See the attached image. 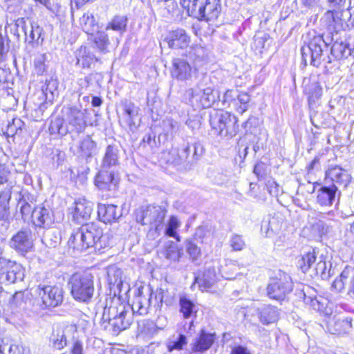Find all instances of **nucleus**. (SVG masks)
I'll list each match as a JSON object with an SVG mask.
<instances>
[{"label": "nucleus", "mask_w": 354, "mask_h": 354, "mask_svg": "<svg viewBox=\"0 0 354 354\" xmlns=\"http://www.w3.org/2000/svg\"><path fill=\"white\" fill-rule=\"evenodd\" d=\"M123 106V120L130 131L135 133L138 131L141 119L139 117L140 108L133 102L126 100Z\"/></svg>", "instance_id": "18"}, {"label": "nucleus", "mask_w": 354, "mask_h": 354, "mask_svg": "<svg viewBox=\"0 0 354 354\" xmlns=\"http://www.w3.org/2000/svg\"><path fill=\"white\" fill-rule=\"evenodd\" d=\"M119 149L117 146L109 145L107 146L102 159V168L108 169L118 164Z\"/></svg>", "instance_id": "36"}, {"label": "nucleus", "mask_w": 354, "mask_h": 354, "mask_svg": "<svg viewBox=\"0 0 354 354\" xmlns=\"http://www.w3.org/2000/svg\"><path fill=\"white\" fill-rule=\"evenodd\" d=\"M216 273L214 267L206 268L201 277H195L194 284L198 283L202 291L211 288L216 281Z\"/></svg>", "instance_id": "30"}, {"label": "nucleus", "mask_w": 354, "mask_h": 354, "mask_svg": "<svg viewBox=\"0 0 354 354\" xmlns=\"http://www.w3.org/2000/svg\"><path fill=\"white\" fill-rule=\"evenodd\" d=\"M83 238L86 249L94 248L101 252V250L110 245L109 236L103 233V230L98 224L89 223L81 226Z\"/></svg>", "instance_id": "9"}, {"label": "nucleus", "mask_w": 354, "mask_h": 354, "mask_svg": "<svg viewBox=\"0 0 354 354\" xmlns=\"http://www.w3.org/2000/svg\"><path fill=\"white\" fill-rule=\"evenodd\" d=\"M341 192L335 185L321 186L317 192L316 202L322 207H330Z\"/></svg>", "instance_id": "20"}, {"label": "nucleus", "mask_w": 354, "mask_h": 354, "mask_svg": "<svg viewBox=\"0 0 354 354\" xmlns=\"http://www.w3.org/2000/svg\"><path fill=\"white\" fill-rule=\"evenodd\" d=\"M179 226L180 223L177 217L175 216H170L165 229V234L168 236L175 238L178 241H179L180 236L176 232V230Z\"/></svg>", "instance_id": "51"}, {"label": "nucleus", "mask_w": 354, "mask_h": 354, "mask_svg": "<svg viewBox=\"0 0 354 354\" xmlns=\"http://www.w3.org/2000/svg\"><path fill=\"white\" fill-rule=\"evenodd\" d=\"M21 192V187L15 183L10 182L0 193V203L9 205L12 194L17 196V193Z\"/></svg>", "instance_id": "40"}, {"label": "nucleus", "mask_w": 354, "mask_h": 354, "mask_svg": "<svg viewBox=\"0 0 354 354\" xmlns=\"http://www.w3.org/2000/svg\"><path fill=\"white\" fill-rule=\"evenodd\" d=\"M165 40L169 48L183 49L188 46L190 37L184 29L177 28L170 31Z\"/></svg>", "instance_id": "22"}, {"label": "nucleus", "mask_w": 354, "mask_h": 354, "mask_svg": "<svg viewBox=\"0 0 354 354\" xmlns=\"http://www.w3.org/2000/svg\"><path fill=\"white\" fill-rule=\"evenodd\" d=\"M58 84L57 80L53 77L46 80L45 84L42 86L41 95H45L46 99L48 98V94L53 97L54 93L57 91Z\"/></svg>", "instance_id": "57"}, {"label": "nucleus", "mask_w": 354, "mask_h": 354, "mask_svg": "<svg viewBox=\"0 0 354 354\" xmlns=\"http://www.w3.org/2000/svg\"><path fill=\"white\" fill-rule=\"evenodd\" d=\"M200 12L198 15L193 17L198 20L210 21L218 18L221 11V0H205L197 8V11Z\"/></svg>", "instance_id": "17"}, {"label": "nucleus", "mask_w": 354, "mask_h": 354, "mask_svg": "<svg viewBox=\"0 0 354 354\" xmlns=\"http://www.w3.org/2000/svg\"><path fill=\"white\" fill-rule=\"evenodd\" d=\"M206 56V50L203 47L196 46L192 48L189 52L188 57L193 61L194 71L198 70V67L204 61Z\"/></svg>", "instance_id": "39"}, {"label": "nucleus", "mask_w": 354, "mask_h": 354, "mask_svg": "<svg viewBox=\"0 0 354 354\" xmlns=\"http://www.w3.org/2000/svg\"><path fill=\"white\" fill-rule=\"evenodd\" d=\"M24 122L18 118H12V122H8L6 133L9 137H13L21 132Z\"/></svg>", "instance_id": "53"}, {"label": "nucleus", "mask_w": 354, "mask_h": 354, "mask_svg": "<svg viewBox=\"0 0 354 354\" xmlns=\"http://www.w3.org/2000/svg\"><path fill=\"white\" fill-rule=\"evenodd\" d=\"M186 251L192 260H196L201 255L200 248L193 241L187 240L185 242Z\"/></svg>", "instance_id": "62"}, {"label": "nucleus", "mask_w": 354, "mask_h": 354, "mask_svg": "<svg viewBox=\"0 0 354 354\" xmlns=\"http://www.w3.org/2000/svg\"><path fill=\"white\" fill-rule=\"evenodd\" d=\"M62 113L68 133L79 135L83 133L87 127V110L81 105H70L62 109Z\"/></svg>", "instance_id": "8"}, {"label": "nucleus", "mask_w": 354, "mask_h": 354, "mask_svg": "<svg viewBox=\"0 0 354 354\" xmlns=\"http://www.w3.org/2000/svg\"><path fill=\"white\" fill-rule=\"evenodd\" d=\"M259 125L258 118L251 115L248 119L242 124V127L245 134H253L255 133L257 127Z\"/></svg>", "instance_id": "60"}, {"label": "nucleus", "mask_w": 354, "mask_h": 354, "mask_svg": "<svg viewBox=\"0 0 354 354\" xmlns=\"http://www.w3.org/2000/svg\"><path fill=\"white\" fill-rule=\"evenodd\" d=\"M349 269V266H346L339 277L336 278L335 281L332 283V288L337 292L342 291L345 287L347 286L348 287V278L343 277L345 274V272Z\"/></svg>", "instance_id": "58"}, {"label": "nucleus", "mask_w": 354, "mask_h": 354, "mask_svg": "<svg viewBox=\"0 0 354 354\" xmlns=\"http://www.w3.org/2000/svg\"><path fill=\"white\" fill-rule=\"evenodd\" d=\"M207 176L214 184L219 185H223L228 180L227 175L214 167L208 168Z\"/></svg>", "instance_id": "44"}, {"label": "nucleus", "mask_w": 354, "mask_h": 354, "mask_svg": "<svg viewBox=\"0 0 354 354\" xmlns=\"http://www.w3.org/2000/svg\"><path fill=\"white\" fill-rule=\"evenodd\" d=\"M44 39V33L43 28L37 23H31L30 29L25 37V41L29 44L38 46L43 43Z\"/></svg>", "instance_id": "34"}, {"label": "nucleus", "mask_w": 354, "mask_h": 354, "mask_svg": "<svg viewBox=\"0 0 354 354\" xmlns=\"http://www.w3.org/2000/svg\"><path fill=\"white\" fill-rule=\"evenodd\" d=\"M37 290L46 308L56 307L63 300L62 289L57 286H39Z\"/></svg>", "instance_id": "14"}, {"label": "nucleus", "mask_w": 354, "mask_h": 354, "mask_svg": "<svg viewBox=\"0 0 354 354\" xmlns=\"http://www.w3.org/2000/svg\"><path fill=\"white\" fill-rule=\"evenodd\" d=\"M203 153V147L199 142L192 144L187 143L182 149L178 152V158L174 160L176 165L187 161L192 163L198 160Z\"/></svg>", "instance_id": "16"}, {"label": "nucleus", "mask_w": 354, "mask_h": 354, "mask_svg": "<svg viewBox=\"0 0 354 354\" xmlns=\"http://www.w3.org/2000/svg\"><path fill=\"white\" fill-rule=\"evenodd\" d=\"M159 145L160 140H156V134L151 131L144 136L141 142V146L144 148L148 146L151 149L158 147Z\"/></svg>", "instance_id": "59"}, {"label": "nucleus", "mask_w": 354, "mask_h": 354, "mask_svg": "<svg viewBox=\"0 0 354 354\" xmlns=\"http://www.w3.org/2000/svg\"><path fill=\"white\" fill-rule=\"evenodd\" d=\"M0 221L2 225L7 229L10 225V207L8 205L0 203Z\"/></svg>", "instance_id": "63"}, {"label": "nucleus", "mask_w": 354, "mask_h": 354, "mask_svg": "<svg viewBox=\"0 0 354 354\" xmlns=\"http://www.w3.org/2000/svg\"><path fill=\"white\" fill-rule=\"evenodd\" d=\"M326 180L330 182V185H335L338 189L340 187L346 189L351 180L348 171L341 166L330 165L325 172Z\"/></svg>", "instance_id": "13"}, {"label": "nucleus", "mask_w": 354, "mask_h": 354, "mask_svg": "<svg viewBox=\"0 0 354 354\" xmlns=\"http://www.w3.org/2000/svg\"><path fill=\"white\" fill-rule=\"evenodd\" d=\"M75 203L73 220L81 223L89 219L93 212V203L84 198H79Z\"/></svg>", "instance_id": "25"}, {"label": "nucleus", "mask_w": 354, "mask_h": 354, "mask_svg": "<svg viewBox=\"0 0 354 354\" xmlns=\"http://www.w3.org/2000/svg\"><path fill=\"white\" fill-rule=\"evenodd\" d=\"M96 142L88 135L84 137L77 145V154L83 158H90L95 153Z\"/></svg>", "instance_id": "31"}, {"label": "nucleus", "mask_w": 354, "mask_h": 354, "mask_svg": "<svg viewBox=\"0 0 354 354\" xmlns=\"http://www.w3.org/2000/svg\"><path fill=\"white\" fill-rule=\"evenodd\" d=\"M68 245L77 252H82L87 250L81 227L72 231L68 241Z\"/></svg>", "instance_id": "32"}, {"label": "nucleus", "mask_w": 354, "mask_h": 354, "mask_svg": "<svg viewBox=\"0 0 354 354\" xmlns=\"http://www.w3.org/2000/svg\"><path fill=\"white\" fill-rule=\"evenodd\" d=\"M203 1L205 0H180V4L184 9L187 10L189 16L194 17L197 15L201 16L197 8Z\"/></svg>", "instance_id": "50"}, {"label": "nucleus", "mask_w": 354, "mask_h": 354, "mask_svg": "<svg viewBox=\"0 0 354 354\" xmlns=\"http://www.w3.org/2000/svg\"><path fill=\"white\" fill-rule=\"evenodd\" d=\"M152 288L149 286L147 288L142 286L138 288L135 294L130 310L133 315L137 313L140 315L148 314L150 307L152 305L153 297Z\"/></svg>", "instance_id": "11"}, {"label": "nucleus", "mask_w": 354, "mask_h": 354, "mask_svg": "<svg viewBox=\"0 0 354 354\" xmlns=\"http://www.w3.org/2000/svg\"><path fill=\"white\" fill-rule=\"evenodd\" d=\"M180 313L183 315L184 319H192L188 323V329L186 330L187 333H191L194 330V322L198 313V309L194 301L187 298L186 296H182L179 299Z\"/></svg>", "instance_id": "21"}, {"label": "nucleus", "mask_w": 354, "mask_h": 354, "mask_svg": "<svg viewBox=\"0 0 354 354\" xmlns=\"http://www.w3.org/2000/svg\"><path fill=\"white\" fill-rule=\"evenodd\" d=\"M279 316L278 308L272 305L264 306L259 310V313L260 322L264 325H268L276 322Z\"/></svg>", "instance_id": "35"}, {"label": "nucleus", "mask_w": 354, "mask_h": 354, "mask_svg": "<svg viewBox=\"0 0 354 354\" xmlns=\"http://www.w3.org/2000/svg\"><path fill=\"white\" fill-rule=\"evenodd\" d=\"M44 5L53 15L61 17L64 15V9L57 0H35Z\"/></svg>", "instance_id": "47"}, {"label": "nucleus", "mask_w": 354, "mask_h": 354, "mask_svg": "<svg viewBox=\"0 0 354 354\" xmlns=\"http://www.w3.org/2000/svg\"><path fill=\"white\" fill-rule=\"evenodd\" d=\"M10 246L20 254H25L33 247V237L31 230L23 228L15 234L10 241Z\"/></svg>", "instance_id": "15"}, {"label": "nucleus", "mask_w": 354, "mask_h": 354, "mask_svg": "<svg viewBox=\"0 0 354 354\" xmlns=\"http://www.w3.org/2000/svg\"><path fill=\"white\" fill-rule=\"evenodd\" d=\"M36 196L30 192H27L21 188V192L17 193V196L16 199L18 201L19 203H28L34 204L36 202Z\"/></svg>", "instance_id": "61"}, {"label": "nucleus", "mask_w": 354, "mask_h": 354, "mask_svg": "<svg viewBox=\"0 0 354 354\" xmlns=\"http://www.w3.org/2000/svg\"><path fill=\"white\" fill-rule=\"evenodd\" d=\"M80 24L82 30L88 35H93L98 30V24L91 13H84L80 19Z\"/></svg>", "instance_id": "38"}, {"label": "nucleus", "mask_w": 354, "mask_h": 354, "mask_svg": "<svg viewBox=\"0 0 354 354\" xmlns=\"http://www.w3.org/2000/svg\"><path fill=\"white\" fill-rule=\"evenodd\" d=\"M304 302L306 305L315 311H317L324 315H330L333 313L332 304L327 299L322 297H311L304 294Z\"/></svg>", "instance_id": "28"}, {"label": "nucleus", "mask_w": 354, "mask_h": 354, "mask_svg": "<svg viewBox=\"0 0 354 354\" xmlns=\"http://www.w3.org/2000/svg\"><path fill=\"white\" fill-rule=\"evenodd\" d=\"M97 216L104 223L116 221L122 216V212L117 205L113 204H98Z\"/></svg>", "instance_id": "26"}, {"label": "nucleus", "mask_w": 354, "mask_h": 354, "mask_svg": "<svg viewBox=\"0 0 354 354\" xmlns=\"http://www.w3.org/2000/svg\"><path fill=\"white\" fill-rule=\"evenodd\" d=\"M316 261L314 250L305 254L298 261V265L304 272H307Z\"/></svg>", "instance_id": "52"}, {"label": "nucleus", "mask_w": 354, "mask_h": 354, "mask_svg": "<svg viewBox=\"0 0 354 354\" xmlns=\"http://www.w3.org/2000/svg\"><path fill=\"white\" fill-rule=\"evenodd\" d=\"M14 27L15 28L14 30V35L18 39L21 35H24L25 37H26L27 32L28 31L27 19L23 17L18 18L15 21Z\"/></svg>", "instance_id": "56"}, {"label": "nucleus", "mask_w": 354, "mask_h": 354, "mask_svg": "<svg viewBox=\"0 0 354 354\" xmlns=\"http://www.w3.org/2000/svg\"><path fill=\"white\" fill-rule=\"evenodd\" d=\"M73 298L84 304H89L94 295V277L88 272H75L68 281Z\"/></svg>", "instance_id": "4"}, {"label": "nucleus", "mask_w": 354, "mask_h": 354, "mask_svg": "<svg viewBox=\"0 0 354 354\" xmlns=\"http://www.w3.org/2000/svg\"><path fill=\"white\" fill-rule=\"evenodd\" d=\"M187 344V337L183 334H179L176 337H173L167 342V348L169 352L173 351H181Z\"/></svg>", "instance_id": "43"}, {"label": "nucleus", "mask_w": 354, "mask_h": 354, "mask_svg": "<svg viewBox=\"0 0 354 354\" xmlns=\"http://www.w3.org/2000/svg\"><path fill=\"white\" fill-rule=\"evenodd\" d=\"M23 266L5 257L0 259V283L9 285L21 282L25 277Z\"/></svg>", "instance_id": "10"}, {"label": "nucleus", "mask_w": 354, "mask_h": 354, "mask_svg": "<svg viewBox=\"0 0 354 354\" xmlns=\"http://www.w3.org/2000/svg\"><path fill=\"white\" fill-rule=\"evenodd\" d=\"M216 339V333H209L203 328L190 344L191 351L192 353H205L211 348Z\"/></svg>", "instance_id": "19"}, {"label": "nucleus", "mask_w": 354, "mask_h": 354, "mask_svg": "<svg viewBox=\"0 0 354 354\" xmlns=\"http://www.w3.org/2000/svg\"><path fill=\"white\" fill-rule=\"evenodd\" d=\"M294 288L291 277L285 272L278 271L270 278L266 287L267 296L272 300L282 302L291 293Z\"/></svg>", "instance_id": "6"}, {"label": "nucleus", "mask_w": 354, "mask_h": 354, "mask_svg": "<svg viewBox=\"0 0 354 354\" xmlns=\"http://www.w3.org/2000/svg\"><path fill=\"white\" fill-rule=\"evenodd\" d=\"M189 104L195 109H207L211 107L219 99L218 91L213 87L203 88L201 85L189 88L185 93Z\"/></svg>", "instance_id": "7"}, {"label": "nucleus", "mask_w": 354, "mask_h": 354, "mask_svg": "<svg viewBox=\"0 0 354 354\" xmlns=\"http://www.w3.org/2000/svg\"><path fill=\"white\" fill-rule=\"evenodd\" d=\"M118 179L115 177L113 171L102 169L95 178V185L101 190H111L116 187Z\"/></svg>", "instance_id": "27"}, {"label": "nucleus", "mask_w": 354, "mask_h": 354, "mask_svg": "<svg viewBox=\"0 0 354 354\" xmlns=\"http://www.w3.org/2000/svg\"><path fill=\"white\" fill-rule=\"evenodd\" d=\"M32 221L36 227L41 228H50L54 223V213L47 201L34 207Z\"/></svg>", "instance_id": "12"}, {"label": "nucleus", "mask_w": 354, "mask_h": 354, "mask_svg": "<svg viewBox=\"0 0 354 354\" xmlns=\"http://www.w3.org/2000/svg\"><path fill=\"white\" fill-rule=\"evenodd\" d=\"M94 35L93 41L96 47L103 53H106L109 45L108 35L104 31H96Z\"/></svg>", "instance_id": "48"}, {"label": "nucleus", "mask_w": 354, "mask_h": 354, "mask_svg": "<svg viewBox=\"0 0 354 354\" xmlns=\"http://www.w3.org/2000/svg\"><path fill=\"white\" fill-rule=\"evenodd\" d=\"M209 122L214 134L227 140L239 131L237 117L228 111H214L209 114Z\"/></svg>", "instance_id": "3"}, {"label": "nucleus", "mask_w": 354, "mask_h": 354, "mask_svg": "<svg viewBox=\"0 0 354 354\" xmlns=\"http://www.w3.org/2000/svg\"><path fill=\"white\" fill-rule=\"evenodd\" d=\"M47 55L46 53H37L34 60L35 71L37 75H43L47 70Z\"/></svg>", "instance_id": "55"}, {"label": "nucleus", "mask_w": 354, "mask_h": 354, "mask_svg": "<svg viewBox=\"0 0 354 354\" xmlns=\"http://www.w3.org/2000/svg\"><path fill=\"white\" fill-rule=\"evenodd\" d=\"M133 313L130 306L120 302L119 300L113 301L112 304L105 308L103 318L107 316L109 325L113 328V331L118 334L122 330L128 328L133 322Z\"/></svg>", "instance_id": "5"}, {"label": "nucleus", "mask_w": 354, "mask_h": 354, "mask_svg": "<svg viewBox=\"0 0 354 354\" xmlns=\"http://www.w3.org/2000/svg\"><path fill=\"white\" fill-rule=\"evenodd\" d=\"M327 216V214H320L318 217L311 218V226L320 236L332 232L337 225V221L330 219Z\"/></svg>", "instance_id": "24"}, {"label": "nucleus", "mask_w": 354, "mask_h": 354, "mask_svg": "<svg viewBox=\"0 0 354 354\" xmlns=\"http://www.w3.org/2000/svg\"><path fill=\"white\" fill-rule=\"evenodd\" d=\"M346 12L341 10L340 9L334 8L333 10H329L326 12V15L330 17L334 23L335 27H342L343 24L346 23V19L344 18V14Z\"/></svg>", "instance_id": "54"}, {"label": "nucleus", "mask_w": 354, "mask_h": 354, "mask_svg": "<svg viewBox=\"0 0 354 354\" xmlns=\"http://www.w3.org/2000/svg\"><path fill=\"white\" fill-rule=\"evenodd\" d=\"M140 330L141 335L149 339L154 337L158 333L154 322L149 319L143 322L142 324L140 326Z\"/></svg>", "instance_id": "46"}, {"label": "nucleus", "mask_w": 354, "mask_h": 354, "mask_svg": "<svg viewBox=\"0 0 354 354\" xmlns=\"http://www.w3.org/2000/svg\"><path fill=\"white\" fill-rule=\"evenodd\" d=\"M107 275L109 284L120 290L123 285L122 270L120 268L112 266L109 268Z\"/></svg>", "instance_id": "41"}, {"label": "nucleus", "mask_w": 354, "mask_h": 354, "mask_svg": "<svg viewBox=\"0 0 354 354\" xmlns=\"http://www.w3.org/2000/svg\"><path fill=\"white\" fill-rule=\"evenodd\" d=\"M236 96L237 95L232 90H227L223 96L222 106L228 107L231 104H233L235 106L237 105Z\"/></svg>", "instance_id": "64"}, {"label": "nucleus", "mask_w": 354, "mask_h": 354, "mask_svg": "<svg viewBox=\"0 0 354 354\" xmlns=\"http://www.w3.org/2000/svg\"><path fill=\"white\" fill-rule=\"evenodd\" d=\"M328 44L322 36H315L310 40L308 44L301 48L302 62L305 66L308 61L310 65L319 67L322 64H327L334 59H342L349 56H354V44L347 41L346 39H337L330 48V55H327Z\"/></svg>", "instance_id": "1"}, {"label": "nucleus", "mask_w": 354, "mask_h": 354, "mask_svg": "<svg viewBox=\"0 0 354 354\" xmlns=\"http://www.w3.org/2000/svg\"><path fill=\"white\" fill-rule=\"evenodd\" d=\"M236 100L237 105L235 106L234 109L237 113L242 115L250 108V95L248 93L241 92L237 95Z\"/></svg>", "instance_id": "45"}, {"label": "nucleus", "mask_w": 354, "mask_h": 354, "mask_svg": "<svg viewBox=\"0 0 354 354\" xmlns=\"http://www.w3.org/2000/svg\"><path fill=\"white\" fill-rule=\"evenodd\" d=\"M167 212L165 207L160 205L140 207L135 212L136 221L142 225L149 226L150 236H158L164 230V220Z\"/></svg>", "instance_id": "2"}, {"label": "nucleus", "mask_w": 354, "mask_h": 354, "mask_svg": "<svg viewBox=\"0 0 354 354\" xmlns=\"http://www.w3.org/2000/svg\"><path fill=\"white\" fill-rule=\"evenodd\" d=\"M352 327L351 317H333L328 322V329L333 334H344Z\"/></svg>", "instance_id": "29"}, {"label": "nucleus", "mask_w": 354, "mask_h": 354, "mask_svg": "<svg viewBox=\"0 0 354 354\" xmlns=\"http://www.w3.org/2000/svg\"><path fill=\"white\" fill-rule=\"evenodd\" d=\"M128 21V17L126 15H115L107 24L105 29L106 30H113L122 35L127 31Z\"/></svg>", "instance_id": "37"}, {"label": "nucleus", "mask_w": 354, "mask_h": 354, "mask_svg": "<svg viewBox=\"0 0 354 354\" xmlns=\"http://www.w3.org/2000/svg\"><path fill=\"white\" fill-rule=\"evenodd\" d=\"M48 130L51 135L59 134L60 136H65L68 133V130L66 128L64 117H57L52 120Z\"/></svg>", "instance_id": "42"}, {"label": "nucleus", "mask_w": 354, "mask_h": 354, "mask_svg": "<svg viewBox=\"0 0 354 354\" xmlns=\"http://www.w3.org/2000/svg\"><path fill=\"white\" fill-rule=\"evenodd\" d=\"M52 346L57 350H61L66 346V339L62 330H53L50 338Z\"/></svg>", "instance_id": "49"}, {"label": "nucleus", "mask_w": 354, "mask_h": 354, "mask_svg": "<svg viewBox=\"0 0 354 354\" xmlns=\"http://www.w3.org/2000/svg\"><path fill=\"white\" fill-rule=\"evenodd\" d=\"M76 64L86 68H90L94 61H97L95 56L86 47L81 46L75 52Z\"/></svg>", "instance_id": "33"}, {"label": "nucleus", "mask_w": 354, "mask_h": 354, "mask_svg": "<svg viewBox=\"0 0 354 354\" xmlns=\"http://www.w3.org/2000/svg\"><path fill=\"white\" fill-rule=\"evenodd\" d=\"M194 68L183 58H175L172 61L171 76L178 80H186L192 77Z\"/></svg>", "instance_id": "23"}]
</instances>
